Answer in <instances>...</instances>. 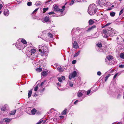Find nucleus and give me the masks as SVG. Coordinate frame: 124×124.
Here are the masks:
<instances>
[{
  "instance_id": "obj_1",
  "label": "nucleus",
  "mask_w": 124,
  "mask_h": 124,
  "mask_svg": "<svg viewBox=\"0 0 124 124\" xmlns=\"http://www.w3.org/2000/svg\"><path fill=\"white\" fill-rule=\"evenodd\" d=\"M117 32L114 29L109 28H107L102 31V34L103 36L105 38L109 37L110 36H111L116 35Z\"/></svg>"
},
{
  "instance_id": "obj_2",
  "label": "nucleus",
  "mask_w": 124,
  "mask_h": 124,
  "mask_svg": "<svg viewBox=\"0 0 124 124\" xmlns=\"http://www.w3.org/2000/svg\"><path fill=\"white\" fill-rule=\"evenodd\" d=\"M39 51L41 53V56H44V60L46 58V57L47 56L48 54L47 48L46 46H40L39 47Z\"/></svg>"
},
{
  "instance_id": "obj_3",
  "label": "nucleus",
  "mask_w": 124,
  "mask_h": 124,
  "mask_svg": "<svg viewBox=\"0 0 124 124\" xmlns=\"http://www.w3.org/2000/svg\"><path fill=\"white\" fill-rule=\"evenodd\" d=\"M97 9L96 5L94 4L90 5L88 9V13L91 15H94L97 12Z\"/></svg>"
},
{
  "instance_id": "obj_4",
  "label": "nucleus",
  "mask_w": 124,
  "mask_h": 124,
  "mask_svg": "<svg viewBox=\"0 0 124 124\" xmlns=\"http://www.w3.org/2000/svg\"><path fill=\"white\" fill-rule=\"evenodd\" d=\"M53 10L57 12H61V14L63 13V10L62 9H60L58 6L56 4L54 5L53 7Z\"/></svg>"
},
{
  "instance_id": "obj_5",
  "label": "nucleus",
  "mask_w": 124,
  "mask_h": 124,
  "mask_svg": "<svg viewBox=\"0 0 124 124\" xmlns=\"http://www.w3.org/2000/svg\"><path fill=\"white\" fill-rule=\"evenodd\" d=\"M23 43L21 42H19L18 43L17 42L16 43V46L19 50H22L25 47V45H23Z\"/></svg>"
},
{
  "instance_id": "obj_6",
  "label": "nucleus",
  "mask_w": 124,
  "mask_h": 124,
  "mask_svg": "<svg viewBox=\"0 0 124 124\" xmlns=\"http://www.w3.org/2000/svg\"><path fill=\"white\" fill-rule=\"evenodd\" d=\"M107 3L106 0H99L96 2V4L97 5L101 6L102 5H105V4Z\"/></svg>"
},
{
  "instance_id": "obj_7",
  "label": "nucleus",
  "mask_w": 124,
  "mask_h": 124,
  "mask_svg": "<svg viewBox=\"0 0 124 124\" xmlns=\"http://www.w3.org/2000/svg\"><path fill=\"white\" fill-rule=\"evenodd\" d=\"M86 93V91L84 90H82L80 91H79L77 94V95L78 97H81L83 95V94Z\"/></svg>"
},
{
  "instance_id": "obj_8",
  "label": "nucleus",
  "mask_w": 124,
  "mask_h": 124,
  "mask_svg": "<svg viewBox=\"0 0 124 124\" xmlns=\"http://www.w3.org/2000/svg\"><path fill=\"white\" fill-rule=\"evenodd\" d=\"M77 75V72L75 71H74L69 75V78L70 80L72 78L75 77Z\"/></svg>"
},
{
  "instance_id": "obj_9",
  "label": "nucleus",
  "mask_w": 124,
  "mask_h": 124,
  "mask_svg": "<svg viewBox=\"0 0 124 124\" xmlns=\"http://www.w3.org/2000/svg\"><path fill=\"white\" fill-rule=\"evenodd\" d=\"M56 67L57 69V70L60 72H62L64 70V69L62 68L61 66L58 65H57L56 64Z\"/></svg>"
},
{
  "instance_id": "obj_10",
  "label": "nucleus",
  "mask_w": 124,
  "mask_h": 124,
  "mask_svg": "<svg viewBox=\"0 0 124 124\" xmlns=\"http://www.w3.org/2000/svg\"><path fill=\"white\" fill-rule=\"evenodd\" d=\"M48 70H46L42 71L41 73V75L44 77H46L47 76L48 72Z\"/></svg>"
},
{
  "instance_id": "obj_11",
  "label": "nucleus",
  "mask_w": 124,
  "mask_h": 124,
  "mask_svg": "<svg viewBox=\"0 0 124 124\" xmlns=\"http://www.w3.org/2000/svg\"><path fill=\"white\" fill-rule=\"evenodd\" d=\"M65 78L64 76H62L61 77H58V81L60 82H62V80H65Z\"/></svg>"
},
{
  "instance_id": "obj_12",
  "label": "nucleus",
  "mask_w": 124,
  "mask_h": 124,
  "mask_svg": "<svg viewBox=\"0 0 124 124\" xmlns=\"http://www.w3.org/2000/svg\"><path fill=\"white\" fill-rule=\"evenodd\" d=\"M96 27V26L95 25H93L92 26L89 27L88 29L86 31L88 32L91 30H93V29L95 28Z\"/></svg>"
},
{
  "instance_id": "obj_13",
  "label": "nucleus",
  "mask_w": 124,
  "mask_h": 124,
  "mask_svg": "<svg viewBox=\"0 0 124 124\" xmlns=\"http://www.w3.org/2000/svg\"><path fill=\"white\" fill-rule=\"evenodd\" d=\"M3 13L5 15L7 16L9 14V11L8 9H6L4 10Z\"/></svg>"
},
{
  "instance_id": "obj_14",
  "label": "nucleus",
  "mask_w": 124,
  "mask_h": 124,
  "mask_svg": "<svg viewBox=\"0 0 124 124\" xmlns=\"http://www.w3.org/2000/svg\"><path fill=\"white\" fill-rule=\"evenodd\" d=\"M73 47L75 48H77L78 47L77 43L76 41H75L73 45Z\"/></svg>"
},
{
  "instance_id": "obj_15",
  "label": "nucleus",
  "mask_w": 124,
  "mask_h": 124,
  "mask_svg": "<svg viewBox=\"0 0 124 124\" xmlns=\"http://www.w3.org/2000/svg\"><path fill=\"white\" fill-rule=\"evenodd\" d=\"M8 105L7 104H5L1 108V110L2 111H4L6 110V108Z\"/></svg>"
},
{
  "instance_id": "obj_16",
  "label": "nucleus",
  "mask_w": 124,
  "mask_h": 124,
  "mask_svg": "<svg viewBox=\"0 0 124 124\" xmlns=\"http://www.w3.org/2000/svg\"><path fill=\"white\" fill-rule=\"evenodd\" d=\"M44 20L45 22H49L50 20L48 17L46 16L44 18Z\"/></svg>"
},
{
  "instance_id": "obj_17",
  "label": "nucleus",
  "mask_w": 124,
  "mask_h": 124,
  "mask_svg": "<svg viewBox=\"0 0 124 124\" xmlns=\"http://www.w3.org/2000/svg\"><path fill=\"white\" fill-rule=\"evenodd\" d=\"M106 58L107 60H108L109 62H110L112 59L113 57L109 55Z\"/></svg>"
},
{
  "instance_id": "obj_18",
  "label": "nucleus",
  "mask_w": 124,
  "mask_h": 124,
  "mask_svg": "<svg viewBox=\"0 0 124 124\" xmlns=\"http://www.w3.org/2000/svg\"><path fill=\"white\" fill-rule=\"evenodd\" d=\"M36 50L35 48H32L30 50V52L31 53V54L32 55L34 54L36 52Z\"/></svg>"
},
{
  "instance_id": "obj_19",
  "label": "nucleus",
  "mask_w": 124,
  "mask_h": 124,
  "mask_svg": "<svg viewBox=\"0 0 124 124\" xmlns=\"http://www.w3.org/2000/svg\"><path fill=\"white\" fill-rule=\"evenodd\" d=\"M21 43H23V45H25V47L26 46V44L27 43V42L25 39H22L21 40Z\"/></svg>"
},
{
  "instance_id": "obj_20",
  "label": "nucleus",
  "mask_w": 124,
  "mask_h": 124,
  "mask_svg": "<svg viewBox=\"0 0 124 124\" xmlns=\"http://www.w3.org/2000/svg\"><path fill=\"white\" fill-rule=\"evenodd\" d=\"M31 111L32 114L34 115L35 114L37 110L35 108H33L31 110Z\"/></svg>"
},
{
  "instance_id": "obj_21",
  "label": "nucleus",
  "mask_w": 124,
  "mask_h": 124,
  "mask_svg": "<svg viewBox=\"0 0 124 124\" xmlns=\"http://www.w3.org/2000/svg\"><path fill=\"white\" fill-rule=\"evenodd\" d=\"M42 4V2L40 1H38L36 2L35 5L36 6H39Z\"/></svg>"
},
{
  "instance_id": "obj_22",
  "label": "nucleus",
  "mask_w": 124,
  "mask_h": 124,
  "mask_svg": "<svg viewBox=\"0 0 124 124\" xmlns=\"http://www.w3.org/2000/svg\"><path fill=\"white\" fill-rule=\"evenodd\" d=\"M94 23V21L92 19L90 20L88 22V23L89 25H92Z\"/></svg>"
},
{
  "instance_id": "obj_23",
  "label": "nucleus",
  "mask_w": 124,
  "mask_h": 124,
  "mask_svg": "<svg viewBox=\"0 0 124 124\" xmlns=\"http://www.w3.org/2000/svg\"><path fill=\"white\" fill-rule=\"evenodd\" d=\"M16 110L15 109V110H14L13 111H11L9 113L10 115H15L16 112Z\"/></svg>"
},
{
  "instance_id": "obj_24",
  "label": "nucleus",
  "mask_w": 124,
  "mask_h": 124,
  "mask_svg": "<svg viewBox=\"0 0 124 124\" xmlns=\"http://www.w3.org/2000/svg\"><path fill=\"white\" fill-rule=\"evenodd\" d=\"M11 120V119L5 118L3 119L4 121H5L6 123H8Z\"/></svg>"
},
{
  "instance_id": "obj_25",
  "label": "nucleus",
  "mask_w": 124,
  "mask_h": 124,
  "mask_svg": "<svg viewBox=\"0 0 124 124\" xmlns=\"http://www.w3.org/2000/svg\"><path fill=\"white\" fill-rule=\"evenodd\" d=\"M115 13L113 11L111 12L110 13V15L112 17L114 16L115 15Z\"/></svg>"
},
{
  "instance_id": "obj_26",
  "label": "nucleus",
  "mask_w": 124,
  "mask_h": 124,
  "mask_svg": "<svg viewBox=\"0 0 124 124\" xmlns=\"http://www.w3.org/2000/svg\"><path fill=\"white\" fill-rule=\"evenodd\" d=\"M119 56L122 58L124 59V53H121L120 54Z\"/></svg>"
},
{
  "instance_id": "obj_27",
  "label": "nucleus",
  "mask_w": 124,
  "mask_h": 124,
  "mask_svg": "<svg viewBox=\"0 0 124 124\" xmlns=\"http://www.w3.org/2000/svg\"><path fill=\"white\" fill-rule=\"evenodd\" d=\"M36 70L37 72H39L41 71L42 69L41 68L39 67L36 69Z\"/></svg>"
},
{
  "instance_id": "obj_28",
  "label": "nucleus",
  "mask_w": 124,
  "mask_h": 124,
  "mask_svg": "<svg viewBox=\"0 0 124 124\" xmlns=\"http://www.w3.org/2000/svg\"><path fill=\"white\" fill-rule=\"evenodd\" d=\"M32 93V90L31 89V90L29 91L28 93V96L29 97H30L31 96Z\"/></svg>"
},
{
  "instance_id": "obj_29",
  "label": "nucleus",
  "mask_w": 124,
  "mask_h": 124,
  "mask_svg": "<svg viewBox=\"0 0 124 124\" xmlns=\"http://www.w3.org/2000/svg\"><path fill=\"white\" fill-rule=\"evenodd\" d=\"M80 53V51H79L77 53H76L74 55V57H77L78 56Z\"/></svg>"
},
{
  "instance_id": "obj_30",
  "label": "nucleus",
  "mask_w": 124,
  "mask_h": 124,
  "mask_svg": "<svg viewBox=\"0 0 124 124\" xmlns=\"http://www.w3.org/2000/svg\"><path fill=\"white\" fill-rule=\"evenodd\" d=\"M50 30H46L44 31H43L42 32V34H41V35H44V34L46 33H47V31H50Z\"/></svg>"
},
{
  "instance_id": "obj_31",
  "label": "nucleus",
  "mask_w": 124,
  "mask_h": 124,
  "mask_svg": "<svg viewBox=\"0 0 124 124\" xmlns=\"http://www.w3.org/2000/svg\"><path fill=\"white\" fill-rule=\"evenodd\" d=\"M82 99H80V100H76L74 102V104H76L78 102H79L81 101L82 100Z\"/></svg>"
},
{
  "instance_id": "obj_32",
  "label": "nucleus",
  "mask_w": 124,
  "mask_h": 124,
  "mask_svg": "<svg viewBox=\"0 0 124 124\" xmlns=\"http://www.w3.org/2000/svg\"><path fill=\"white\" fill-rule=\"evenodd\" d=\"M67 110L65 109L62 112V115H64L66 114Z\"/></svg>"
},
{
  "instance_id": "obj_33",
  "label": "nucleus",
  "mask_w": 124,
  "mask_h": 124,
  "mask_svg": "<svg viewBox=\"0 0 124 124\" xmlns=\"http://www.w3.org/2000/svg\"><path fill=\"white\" fill-rule=\"evenodd\" d=\"M48 9V8H44L43 9V13H45L46 11H47Z\"/></svg>"
},
{
  "instance_id": "obj_34",
  "label": "nucleus",
  "mask_w": 124,
  "mask_h": 124,
  "mask_svg": "<svg viewBox=\"0 0 124 124\" xmlns=\"http://www.w3.org/2000/svg\"><path fill=\"white\" fill-rule=\"evenodd\" d=\"M48 36L50 38H52L53 37V35L51 33H48Z\"/></svg>"
},
{
  "instance_id": "obj_35",
  "label": "nucleus",
  "mask_w": 124,
  "mask_h": 124,
  "mask_svg": "<svg viewBox=\"0 0 124 124\" xmlns=\"http://www.w3.org/2000/svg\"><path fill=\"white\" fill-rule=\"evenodd\" d=\"M75 0H72L70 3L69 4V5H73L74 3V1H75Z\"/></svg>"
},
{
  "instance_id": "obj_36",
  "label": "nucleus",
  "mask_w": 124,
  "mask_h": 124,
  "mask_svg": "<svg viewBox=\"0 0 124 124\" xmlns=\"http://www.w3.org/2000/svg\"><path fill=\"white\" fill-rule=\"evenodd\" d=\"M124 11V8H123L120 11L119 13V15H120Z\"/></svg>"
},
{
  "instance_id": "obj_37",
  "label": "nucleus",
  "mask_w": 124,
  "mask_h": 124,
  "mask_svg": "<svg viewBox=\"0 0 124 124\" xmlns=\"http://www.w3.org/2000/svg\"><path fill=\"white\" fill-rule=\"evenodd\" d=\"M39 9V8H38L36 9L33 11V12H32V14H34V13H35Z\"/></svg>"
},
{
  "instance_id": "obj_38",
  "label": "nucleus",
  "mask_w": 124,
  "mask_h": 124,
  "mask_svg": "<svg viewBox=\"0 0 124 124\" xmlns=\"http://www.w3.org/2000/svg\"><path fill=\"white\" fill-rule=\"evenodd\" d=\"M32 5V2H31L30 1L27 3V5L28 6H31Z\"/></svg>"
},
{
  "instance_id": "obj_39",
  "label": "nucleus",
  "mask_w": 124,
  "mask_h": 124,
  "mask_svg": "<svg viewBox=\"0 0 124 124\" xmlns=\"http://www.w3.org/2000/svg\"><path fill=\"white\" fill-rule=\"evenodd\" d=\"M97 45L98 47H101L102 46V45L101 44H98Z\"/></svg>"
},
{
  "instance_id": "obj_40",
  "label": "nucleus",
  "mask_w": 124,
  "mask_h": 124,
  "mask_svg": "<svg viewBox=\"0 0 124 124\" xmlns=\"http://www.w3.org/2000/svg\"><path fill=\"white\" fill-rule=\"evenodd\" d=\"M109 75H107L105 77V81H106L107 79H108V78L109 77Z\"/></svg>"
},
{
  "instance_id": "obj_41",
  "label": "nucleus",
  "mask_w": 124,
  "mask_h": 124,
  "mask_svg": "<svg viewBox=\"0 0 124 124\" xmlns=\"http://www.w3.org/2000/svg\"><path fill=\"white\" fill-rule=\"evenodd\" d=\"M105 62L107 63L108 64L111 65V64L110 63H109V62H109L108 60L106 59V58L105 59Z\"/></svg>"
},
{
  "instance_id": "obj_42",
  "label": "nucleus",
  "mask_w": 124,
  "mask_h": 124,
  "mask_svg": "<svg viewBox=\"0 0 124 124\" xmlns=\"http://www.w3.org/2000/svg\"><path fill=\"white\" fill-rule=\"evenodd\" d=\"M46 81L45 80L43 82H42L40 84V86H41V87H42V86L43 85V84Z\"/></svg>"
},
{
  "instance_id": "obj_43",
  "label": "nucleus",
  "mask_w": 124,
  "mask_h": 124,
  "mask_svg": "<svg viewBox=\"0 0 124 124\" xmlns=\"http://www.w3.org/2000/svg\"><path fill=\"white\" fill-rule=\"evenodd\" d=\"M38 88V86H36L35 88H34V90L35 91H37Z\"/></svg>"
},
{
  "instance_id": "obj_44",
  "label": "nucleus",
  "mask_w": 124,
  "mask_h": 124,
  "mask_svg": "<svg viewBox=\"0 0 124 124\" xmlns=\"http://www.w3.org/2000/svg\"><path fill=\"white\" fill-rule=\"evenodd\" d=\"M43 121V119H41L39 121V123L40 124L42 123Z\"/></svg>"
},
{
  "instance_id": "obj_45",
  "label": "nucleus",
  "mask_w": 124,
  "mask_h": 124,
  "mask_svg": "<svg viewBox=\"0 0 124 124\" xmlns=\"http://www.w3.org/2000/svg\"><path fill=\"white\" fill-rule=\"evenodd\" d=\"M48 14H49V15H53V14H54V12H50L48 13Z\"/></svg>"
},
{
  "instance_id": "obj_46",
  "label": "nucleus",
  "mask_w": 124,
  "mask_h": 124,
  "mask_svg": "<svg viewBox=\"0 0 124 124\" xmlns=\"http://www.w3.org/2000/svg\"><path fill=\"white\" fill-rule=\"evenodd\" d=\"M121 96V95L120 94H118L117 96V99H120Z\"/></svg>"
},
{
  "instance_id": "obj_47",
  "label": "nucleus",
  "mask_w": 124,
  "mask_h": 124,
  "mask_svg": "<svg viewBox=\"0 0 124 124\" xmlns=\"http://www.w3.org/2000/svg\"><path fill=\"white\" fill-rule=\"evenodd\" d=\"M91 90H89L87 91V92H86V93H87V95H89V94L90 93Z\"/></svg>"
},
{
  "instance_id": "obj_48",
  "label": "nucleus",
  "mask_w": 124,
  "mask_h": 124,
  "mask_svg": "<svg viewBox=\"0 0 124 124\" xmlns=\"http://www.w3.org/2000/svg\"><path fill=\"white\" fill-rule=\"evenodd\" d=\"M119 68H123L124 67V65H120L119 66Z\"/></svg>"
},
{
  "instance_id": "obj_49",
  "label": "nucleus",
  "mask_w": 124,
  "mask_h": 124,
  "mask_svg": "<svg viewBox=\"0 0 124 124\" xmlns=\"http://www.w3.org/2000/svg\"><path fill=\"white\" fill-rule=\"evenodd\" d=\"M54 110H55L54 108H52L51 109L49 112L50 113H52Z\"/></svg>"
},
{
  "instance_id": "obj_50",
  "label": "nucleus",
  "mask_w": 124,
  "mask_h": 124,
  "mask_svg": "<svg viewBox=\"0 0 124 124\" xmlns=\"http://www.w3.org/2000/svg\"><path fill=\"white\" fill-rule=\"evenodd\" d=\"M101 74V72L100 71H98L97 72V75L98 76H100Z\"/></svg>"
},
{
  "instance_id": "obj_51",
  "label": "nucleus",
  "mask_w": 124,
  "mask_h": 124,
  "mask_svg": "<svg viewBox=\"0 0 124 124\" xmlns=\"http://www.w3.org/2000/svg\"><path fill=\"white\" fill-rule=\"evenodd\" d=\"M42 89H40V92H42V93L44 91V90L45 89L44 88H42Z\"/></svg>"
},
{
  "instance_id": "obj_52",
  "label": "nucleus",
  "mask_w": 124,
  "mask_h": 124,
  "mask_svg": "<svg viewBox=\"0 0 124 124\" xmlns=\"http://www.w3.org/2000/svg\"><path fill=\"white\" fill-rule=\"evenodd\" d=\"M76 62V61L75 60H73L72 62V63L73 64H74Z\"/></svg>"
},
{
  "instance_id": "obj_53",
  "label": "nucleus",
  "mask_w": 124,
  "mask_h": 124,
  "mask_svg": "<svg viewBox=\"0 0 124 124\" xmlns=\"http://www.w3.org/2000/svg\"><path fill=\"white\" fill-rule=\"evenodd\" d=\"M118 74L117 73L114 76L113 78L115 79V78L117 76Z\"/></svg>"
},
{
  "instance_id": "obj_54",
  "label": "nucleus",
  "mask_w": 124,
  "mask_h": 124,
  "mask_svg": "<svg viewBox=\"0 0 124 124\" xmlns=\"http://www.w3.org/2000/svg\"><path fill=\"white\" fill-rule=\"evenodd\" d=\"M62 10H63V11H64V9H65V6H63L62 7Z\"/></svg>"
},
{
  "instance_id": "obj_55",
  "label": "nucleus",
  "mask_w": 124,
  "mask_h": 124,
  "mask_svg": "<svg viewBox=\"0 0 124 124\" xmlns=\"http://www.w3.org/2000/svg\"><path fill=\"white\" fill-rule=\"evenodd\" d=\"M69 84L70 86L72 87L73 86V84L72 83H70Z\"/></svg>"
},
{
  "instance_id": "obj_56",
  "label": "nucleus",
  "mask_w": 124,
  "mask_h": 124,
  "mask_svg": "<svg viewBox=\"0 0 124 124\" xmlns=\"http://www.w3.org/2000/svg\"><path fill=\"white\" fill-rule=\"evenodd\" d=\"M57 85L59 86H61V83H58L57 84Z\"/></svg>"
},
{
  "instance_id": "obj_57",
  "label": "nucleus",
  "mask_w": 124,
  "mask_h": 124,
  "mask_svg": "<svg viewBox=\"0 0 124 124\" xmlns=\"http://www.w3.org/2000/svg\"><path fill=\"white\" fill-rule=\"evenodd\" d=\"M60 119H63V116H60Z\"/></svg>"
},
{
  "instance_id": "obj_58",
  "label": "nucleus",
  "mask_w": 124,
  "mask_h": 124,
  "mask_svg": "<svg viewBox=\"0 0 124 124\" xmlns=\"http://www.w3.org/2000/svg\"><path fill=\"white\" fill-rule=\"evenodd\" d=\"M3 7L2 5V4H0V10Z\"/></svg>"
},
{
  "instance_id": "obj_59",
  "label": "nucleus",
  "mask_w": 124,
  "mask_h": 124,
  "mask_svg": "<svg viewBox=\"0 0 124 124\" xmlns=\"http://www.w3.org/2000/svg\"><path fill=\"white\" fill-rule=\"evenodd\" d=\"M112 9V8H108L107 10H111Z\"/></svg>"
},
{
  "instance_id": "obj_60",
  "label": "nucleus",
  "mask_w": 124,
  "mask_h": 124,
  "mask_svg": "<svg viewBox=\"0 0 124 124\" xmlns=\"http://www.w3.org/2000/svg\"><path fill=\"white\" fill-rule=\"evenodd\" d=\"M123 97L124 100V92L123 93Z\"/></svg>"
},
{
  "instance_id": "obj_61",
  "label": "nucleus",
  "mask_w": 124,
  "mask_h": 124,
  "mask_svg": "<svg viewBox=\"0 0 124 124\" xmlns=\"http://www.w3.org/2000/svg\"><path fill=\"white\" fill-rule=\"evenodd\" d=\"M110 24V23H108V24H106V25H108L109 24Z\"/></svg>"
},
{
  "instance_id": "obj_62",
  "label": "nucleus",
  "mask_w": 124,
  "mask_h": 124,
  "mask_svg": "<svg viewBox=\"0 0 124 124\" xmlns=\"http://www.w3.org/2000/svg\"><path fill=\"white\" fill-rule=\"evenodd\" d=\"M34 95H36V96H37V94H36V93H35V94H34Z\"/></svg>"
},
{
  "instance_id": "obj_63",
  "label": "nucleus",
  "mask_w": 124,
  "mask_h": 124,
  "mask_svg": "<svg viewBox=\"0 0 124 124\" xmlns=\"http://www.w3.org/2000/svg\"><path fill=\"white\" fill-rule=\"evenodd\" d=\"M117 124H121V123L120 122H118L117 123Z\"/></svg>"
},
{
  "instance_id": "obj_64",
  "label": "nucleus",
  "mask_w": 124,
  "mask_h": 124,
  "mask_svg": "<svg viewBox=\"0 0 124 124\" xmlns=\"http://www.w3.org/2000/svg\"><path fill=\"white\" fill-rule=\"evenodd\" d=\"M114 7V6L113 5H112V6H111V7L112 8H113Z\"/></svg>"
}]
</instances>
